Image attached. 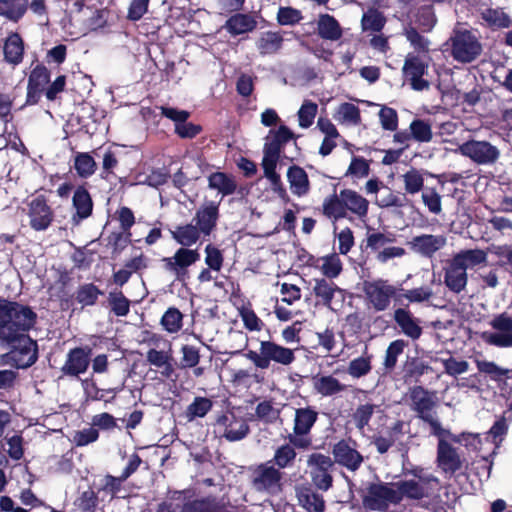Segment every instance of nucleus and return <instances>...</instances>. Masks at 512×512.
I'll return each mask as SVG.
<instances>
[{"instance_id": "1", "label": "nucleus", "mask_w": 512, "mask_h": 512, "mask_svg": "<svg viewBox=\"0 0 512 512\" xmlns=\"http://www.w3.org/2000/svg\"><path fill=\"white\" fill-rule=\"evenodd\" d=\"M293 138V132L287 126L280 125L278 129H271L264 139L261 166L264 176L270 182L271 189L280 197H285L287 193L276 168L285 144Z\"/></svg>"}, {"instance_id": "2", "label": "nucleus", "mask_w": 512, "mask_h": 512, "mask_svg": "<svg viewBox=\"0 0 512 512\" xmlns=\"http://www.w3.org/2000/svg\"><path fill=\"white\" fill-rule=\"evenodd\" d=\"M218 219V207L214 203L199 208L191 223L178 225L171 231L172 238L181 247L189 248L196 244L202 236H209L214 230Z\"/></svg>"}, {"instance_id": "3", "label": "nucleus", "mask_w": 512, "mask_h": 512, "mask_svg": "<svg viewBox=\"0 0 512 512\" xmlns=\"http://www.w3.org/2000/svg\"><path fill=\"white\" fill-rule=\"evenodd\" d=\"M36 314L15 302L0 301V340L16 341L35 323Z\"/></svg>"}, {"instance_id": "4", "label": "nucleus", "mask_w": 512, "mask_h": 512, "mask_svg": "<svg viewBox=\"0 0 512 512\" xmlns=\"http://www.w3.org/2000/svg\"><path fill=\"white\" fill-rule=\"evenodd\" d=\"M410 406L418 417L430 427V433L434 436L445 434L434 408L436 406V394L425 390L420 386L413 387L409 392Z\"/></svg>"}, {"instance_id": "5", "label": "nucleus", "mask_w": 512, "mask_h": 512, "mask_svg": "<svg viewBox=\"0 0 512 512\" xmlns=\"http://www.w3.org/2000/svg\"><path fill=\"white\" fill-rule=\"evenodd\" d=\"M245 356L260 369H267L271 362L288 366L295 360L294 350L272 341H261L259 352L249 350Z\"/></svg>"}, {"instance_id": "6", "label": "nucleus", "mask_w": 512, "mask_h": 512, "mask_svg": "<svg viewBox=\"0 0 512 512\" xmlns=\"http://www.w3.org/2000/svg\"><path fill=\"white\" fill-rule=\"evenodd\" d=\"M414 479L394 483L398 502L404 497L419 500L429 497L437 489L439 481L431 474H423L422 470H415Z\"/></svg>"}, {"instance_id": "7", "label": "nucleus", "mask_w": 512, "mask_h": 512, "mask_svg": "<svg viewBox=\"0 0 512 512\" xmlns=\"http://www.w3.org/2000/svg\"><path fill=\"white\" fill-rule=\"evenodd\" d=\"M431 57L427 53H408L403 65V75L410 82L412 89L423 91L429 88V82L423 77L427 74Z\"/></svg>"}, {"instance_id": "8", "label": "nucleus", "mask_w": 512, "mask_h": 512, "mask_svg": "<svg viewBox=\"0 0 512 512\" xmlns=\"http://www.w3.org/2000/svg\"><path fill=\"white\" fill-rule=\"evenodd\" d=\"M450 40L451 54L458 62H472L482 51L478 38L468 30L455 31Z\"/></svg>"}, {"instance_id": "9", "label": "nucleus", "mask_w": 512, "mask_h": 512, "mask_svg": "<svg viewBox=\"0 0 512 512\" xmlns=\"http://www.w3.org/2000/svg\"><path fill=\"white\" fill-rule=\"evenodd\" d=\"M147 341L149 345L153 346L147 352V361L157 368H163L161 374L170 377L174 371L171 364L173 359L171 343L158 334H152Z\"/></svg>"}, {"instance_id": "10", "label": "nucleus", "mask_w": 512, "mask_h": 512, "mask_svg": "<svg viewBox=\"0 0 512 512\" xmlns=\"http://www.w3.org/2000/svg\"><path fill=\"white\" fill-rule=\"evenodd\" d=\"M456 152L469 158L479 165H490L495 163L499 156V149L488 141L469 140L459 145Z\"/></svg>"}, {"instance_id": "11", "label": "nucleus", "mask_w": 512, "mask_h": 512, "mask_svg": "<svg viewBox=\"0 0 512 512\" xmlns=\"http://www.w3.org/2000/svg\"><path fill=\"white\" fill-rule=\"evenodd\" d=\"M493 331H485L481 334L482 340L496 347H512V317L507 313H501L490 321Z\"/></svg>"}, {"instance_id": "12", "label": "nucleus", "mask_w": 512, "mask_h": 512, "mask_svg": "<svg viewBox=\"0 0 512 512\" xmlns=\"http://www.w3.org/2000/svg\"><path fill=\"white\" fill-rule=\"evenodd\" d=\"M200 259L197 249L180 247L171 257L163 258L164 268L175 276L177 280H184L188 268Z\"/></svg>"}, {"instance_id": "13", "label": "nucleus", "mask_w": 512, "mask_h": 512, "mask_svg": "<svg viewBox=\"0 0 512 512\" xmlns=\"http://www.w3.org/2000/svg\"><path fill=\"white\" fill-rule=\"evenodd\" d=\"M392 503H398L394 484L371 485L363 498L364 506L370 510H385Z\"/></svg>"}, {"instance_id": "14", "label": "nucleus", "mask_w": 512, "mask_h": 512, "mask_svg": "<svg viewBox=\"0 0 512 512\" xmlns=\"http://www.w3.org/2000/svg\"><path fill=\"white\" fill-rule=\"evenodd\" d=\"M216 427L218 432L231 442L239 441L249 433V426L246 420L242 417H237L231 412L218 417Z\"/></svg>"}, {"instance_id": "15", "label": "nucleus", "mask_w": 512, "mask_h": 512, "mask_svg": "<svg viewBox=\"0 0 512 512\" xmlns=\"http://www.w3.org/2000/svg\"><path fill=\"white\" fill-rule=\"evenodd\" d=\"M364 291L371 305L377 311H383L388 308L396 288L387 281L378 279L365 283Z\"/></svg>"}, {"instance_id": "16", "label": "nucleus", "mask_w": 512, "mask_h": 512, "mask_svg": "<svg viewBox=\"0 0 512 512\" xmlns=\"http://www.w3.org/2000/svg\"><path fill=\"white\" fill-rule=\"evenodd\" d=\"M445 432V434L437 436L439 439L437 463L443 472L453 474L462 467V460L456 450L445 441L446 438L450 439L451 432L446 428Z\"/></svg>"}, {"instance_id": "17", "label": "nucleus", "mask_w": 512, "mask_h": 512, "mask_svg": "<svg viewBox=\"0 0 512 512\" xmlns=\"http://www.w3.org/2000/svg\"><path fill=\"white\" fill-rule=\"evenodd\" d=\"M29 225L35 231H45L54 219L51 207L42 197H37L29 203Z\"/></svg>"}, {"instance_id": "18", "label": "nucleus", "mask_w": 512, "mask_h": 512, "mask_svg": "<svg viewBox=\"0 0 512 512\" xmlns=\"http://www.w3.org/2000/svg\"><path fill=\"white\" fill-rule=\"evenodd\" d=\"M468 282L467 270L452 258L444 268V284L453 293L460 294L466 290Z\"/></svg>"}, {"instance_id": "19", "label": "nucleus", "mask_w": 512, "mask_h": 512, "mask_svg": "<svg viewBox=\"0 0 512 512\" xmlns=\"http://www.w3.org/2000/svg\"><path fill=\"white\" fill-rule=\"evenodd\" d=\"M307 264L319 270L325 279L337 278L343 270L342 261L336 253L322 257L309 256Z\"/></svg>"}, {"instance_id": "20", "label": "nucleus", "mask_w": 512, "mask_h": 512, "mask_svg": "<svg viewBox=\"0 0 512 512\" xmlns=\"http://www.w3.org/2000/svg\"><path fill=\"white\" fill-rule=\"evenodd\" d=\"M446 242L447 238L444 235L423 234L414 237L410 245L416 253L430 257L435 252L442 249L446 245Z\"/></svg>"}, {"instance_id": "21", "label": "nucleus", "mask_w": 512, "mask_h": 512, "mask_svg": "<svg viewBox=\"0 0 512 512\" xmlns=\"http://www.w3.org/2000/svg\"><path fill=\"white\" fill-rule=\"evenodd\" d=\"M335 461L351 471L357 470L363 462L361 454L349 443L338 442L333 448Z\"/></svg>"}, {"instance_id": "22", "label": "nucleus", "mask_w": 512, "mask_h": 512, "mask_svg": "<svg viewBox=\"0 0 512 512\" xmlns=\"http://www.w3.org/2000/svg\"><path fill=\"white\" fill-rule=\"evenodd\" d=\"M281 473L278 469L261 465L256 471L254 486L257 490L276 492L280 488Z\"/></svg>"}, {"instance_id": "23", "label": "nucleus", "mask_w": 512, "mask_h": 512, "mask_svg": "<svg viewBox=\"0 0 512 512\" xmlns=\"http://www.w3.org/2000/svg\"><path fill=\"white\" fill-rule=\"evenodd\" d=\"M16 341L19 342V347L12 351V359L20 367H28L34 364L37 360L36 342L26 336H21Z\"/></svg>"}, {"instance_id": "24", "label": "nucleus", "mask_w": 512, "mask_h": 512, "mask_svg": "<svg viewBox=\"0 0 512 512\" xmlns=\"http://www.w3.org/2000/svg\"><path fill=\"white\" fill-rule=\"evenodd\" d=\"M89 366V352L82 348H75L71 350L62 371L66 375L77 376L84 373Z\"/></svg>"}, {"instance_id": "25", "label": "nucleus", "mask_w": 512, "mask_h": 512, "mask_svg": "<svg viewBox=\"0 0 512 512\" xmlns=\"http://www.w3.org/2000/svg\"><path fill=\"white\" fill-rule=\"evenodd\" d=\"M287 180L292 194L297 197H304L309 193V178L305 170L300 166L293 165L288 168Z\"/></svg>"}, {"instance_id": "26", "label": "nucleus", "mask_w": 512, "mask_h": 512, "mask_svg": "<svg viewBox=\"0 0 512 512\" xmlns=\"http://www.w3.org/2000/svg\"><path fill=\"white\" fill-rule=\"evenodd\" d=\"M341 202L344 204L346 212L350 211L359 218L367 216L369 201L352 189L341 190Z\"/></svg>"}, {"instance_id": "27", "label": "nucleus", "mask_w": 512, "mask_h": 512, "mask_svg": "<svg viewBox=\"0 0 512 512\" xmlns=\"http://www.w3.org/2000/svg\"><path fill=\"white\" fill-rule=\"evenodd\" d=\"M394 319L406 336L414 340L421 336L422 328L419 324V320L413 317L409 311L402 308L397 309L394 314Z\"/></svg>"}, {"instance_id": "28", "label": "nucleus", "mask_w": 512, "mask_h": 512, "mask_svg": "<svg viewBox=\"0 0 512 512\" xmlns=\"http://www.w3.org/2000/svg\"><path fill=\"white\" fill-rule=\"evenodd\" d=\"M313 387L315 391L325 397L340 394L346 391L347 386L341 383L332 375H322L313 378Z\"/></svg>"}, {"instance_id": "29", "label": "nucleus", "mask_w": 512, "mask_h": 512, "mask_svg": "<svg viewBox=\"0 0 512 512\" xmlns=\"http://www.w3.org/2000/svg\"><path fill=\"white\" fill-rule=\"evenodd\" d=\"M73 206L76 214L72 217V221L78 224L82 219L89 217L92 213V200L86 189L78 187L73 195Z\"/></svg>"}, {"instance_id": "30", "label": "nucleus", "mask_w": 512, "mask_h": 512, "mask_svg": "<svg viewBox=\"0 0 512 512\" xmlns=\"http://www.w3.org/2000/svg\"><path fill=\"white\" fill-rule=\"evenodd\" d=\"M452 259L467 270L485 264L487 253L481 249H466L456 253Z\"/></svg>"}, {"instance_id": "31", "label": "nucleus", "mask_w": 512, "mask_h": 512, "mask_svg": "<svg viewBox=\"0 0 512 512\" xmlns=\"http://www.w3.org/2000/svg\"><path fill=\"white\" fill-rule=\"evenodd\" d=\"M314 282L313 292L315 296L320 298L326 307L332 308V300L335 294L341 293L342 290L336 284L325 278H317Z\"/></svg>"}, {"instance_id": "32", "label": "nucleus", "mask_w": 512, "mask_h": 512, "mask_svg": "<svg viewBox=\"0 0 512 512\" xmlns=\"http://www.w3.org/2000/svg\"><path fill=\"white\" fill-rule=\"evenodd\" d=\"M28 9L27 0H0V16L10 21H19Z\"/></svg>"}, {"instance_id": "33", "label": "nucleus", "mask_w": 512, "mask_h": 512, "mask_svg": "<svg viewBox=\"0 0 512 512\" xmlns=\"http://www.w3.org/2000/svg\"><path fill=\"white\" fill-rule=\"evenodd\" d=\"M317 412L311 408H300L295 411V434H308L317 420Z\"/></svg>"}, {"instance_id": "34", "label": "nucleus", "mask_w": 512, "mask_h": 512, "mask_svg": "<svg viewBox=\"0 0 512 512\" xmlns=\"http://www.w3.org/2000/svg\"><path fill=\"white\" fill-rule=\"evenodd\" d=\"M24 45L21 37L14 33L11 34L4 44V55L7 62L17 65L22 61Z\"/></svg>"}, {"instance_id": "35", "label": "nucleus", "mask_w": 512, "mask_h": 512, "mask_svg": "<svg viewBox=\"0 0 512 512\" xmlns=\"http://www.w3.org/2000/svg\"><path fill=\"white\" fill-rule=\"evenodd\" d=\"M334 119L345 125H359L361 122L360 110L352 103H342L337 107L334 113Z\"/></svg>"}, {"instance_id": "36", "label": "nucleus", "mask_w": 512, "mask_h": 512, "mask_svg": "<svg viewBox=\"0 0 512 512\" xmlns=\"http://www.w3.org/2000/svg\"><path fill=\"white\" fill-rule=\"evenodd\" d=\"M256 27L253 17L246 14H236L228 19L225 28L233 35H239L252 31Z\"/></svg>"}, {"instance_id": "37", "label": "nucleus", "mask_w": 512, "mask_h": 512, "mask_svg": "<svg viewBox=\"0 0 512 512\" xmlns=\"http://www.w3.org/2000/svg\"><path fill=\"white\" fill-rule=\"evenodd\" d=\"M318 33L322 38L333 41L338 40L342 35L339 23L328 14H323L319 17Z\"/></svg>"}, {"instance_id": "38", "label": "nucleus", "mask_w": 512, "mask_h": 512, "mask_svg": "<svg viewBox=\"0 0 512 512\" xmlns=\"http://www.w3.org/2000/svg\"><path fill=\"white\" fill-rule=\"evenodd\" d=\"M482 20L492 28H507L510 18L501 8H485L481 11Z\"/></svg>"}, {"instance_id": "39", "label": "nucleus", "mask_w": 512, "mask_h": 512, "mask_svg": "<svg viewBox=\"0 0 512 512\" xmlns=\"http://www.w3.org/2000/svg\"><path fill=\"white\" fill-rule=\"evenodd\" d=\"M213 403L206 397H195L185 411V418L191 422L196 418H202L212 409Z\"/></svg>"}, {"instance_id": "40", "label": "nucleus", "mask_w": 512, "mask_h": 512, "mask_svg": "<svg viewBox=\"0 0 512 512\" xmlns=\"http://www.w3.org/2000/svg\"><path fill=\"white\" fill-rule=\"evenodd\" d=\"M371 360L372 356L367 353L351 360L347 367V373L352 378H361L368 375L372 369Z\"/></svg>"}, {"instance_id": "41", "label": "nucleus", "mask_w": 512, "mask_h": 512, "mask_svg": "<svg viewBox=\"0 0 512 512\" xmlns=\"http://www.w3.org/2000/svg\"><path fill=\"white\" fill-rule=\"evenodd\" d=\"M317 113V103L308 99L304 100L297 112L299 126L303 129L311 127L314 123Z\"/></svg>"}, {"instance_id": "42", "label": "nucleus", "mask_w": 512, "mask_h": 512, "mask_svg": "<svg viewBox=\"0 0 512 512\" xmlns=\"http://www.w3.org/2000/svg\"><path fill=\"white\" fill-rule=\"evenodd\" d=\"M323 213L335 220L346 216V209L341 202V192L327 197L323 202Z\"/></svg>"}, {"instance_id": "43", "label": "nucleus", "mask_w": 512, "mask_h": 512, "mask_svg": "<svg viewBox=\"0 0 512 512\" xmlns=\"http://www.w3.org/2000/svg\"><path fill=\"white\" fill-rule=\"evenodd\" d=\"M209 187L218 190L223 195L232 194L236 189V183L233 178L224 173H213L209 177Z\"/></svg>"}, {"instance_id": "44", "label": "nucleus", "mask_w": 512, "mask_h": 512, "mask_svg": "<svg viewBox=\"0 0 512 512\" xmlns=\"http://www.w3.org/2000/svg\"><path fill=\"white\" fill-rule=\"evenodd\" d=\"M282 44V37L275 32H265L257 41V48L261 54H270L278 51Z\"/></svg>"}, {"instance_id": "45", "label": "nucleus", "mask_w": 512, "mask_h": 512, "mask_svg": "<svg viewBox=\"0 0 512 512\" xmlns=\"http://www.w3.org/2000/svg\"><path fill=\"white\" fill-rule=\"evenodd\" d=\"M182 313L174 307L169 308L161 318V325L168 333H177L183 325Z\"/></svg>"}, {"instance_id": "46", "label": "nucleus", "mask_w": 512, "mask_h": 512, "mask_svg": "<svg viewBox=\"0 0 512 512\" xmlns=\"http://www.w3.org/2000/svg\"><path fill=\"white\" fill-rule=\"evenodd\" d=\"M385 17L376 9H369L362 16L361 25L364 31L379 32L385 25Z\"/></svg>"}, {"instance_id": "47", "label": "nucleus", "mask_w": 512, "mask_h": 512, "mask_svg": "<svg viewBox=\"0 0 512 512\" xmlns=\"http://www.w3.org/2000/svg\"><path fill=\"white\" fill-rule=\"evenodd\" d=\"M411 137L418 142H430L433 137L431 125L424 120L416 119L410 124Z\"/></svg>"}, {"instance_id": "48", "label": "nucleus", "mask_w": 512, "mask_h": 512, "mask_svg": "<svg viewBox=\"0 0 512 512\" xmlns=\"http://www.w3.org/2000/svg\"><path fill=\"white\" fill-rule=\"evenodd\" d=\"M74 168L81 177H89L96 170V162L89 153H78L75 156Z\"/></svg>"}, {"instance_id": "49", "label": "nucleus", "mask_w": 512, "mask_h": 512, "mask_svg": "<svg viewBox=\"0 0 512 512\" xmlns=\"http://www.w3.org/2000/svg\"><path fill=\"white\" fill-rule=\"evenodd\" d=\"M405 191L408 194H416L422 190L424 178L422 173L416 169H410L402 175Z\"/></svg>"}, {"instance_id": "50", "label": "nucleus", "mask_w": 512, "mask_h": 512, "mask_svg": "<svg viewBox=\"0 0 512 512\" xmlns=\"http://www.w3.org/2000/svg\"><path fill=\"white\" fill-rule=\"evenodd\" d=\"M380 408L377 405L366 403L357 407L353 419L355 421L356 426L359 429H363L366 425H368L372 415L375 412H380Z\"/></svg>"}, {"instance_id": "51", "label": "nucleus", "mask_w": 512, "mask_h": 512, "mask_svg": "<svg viewBox=\"0 0 512 512\" xmlns=\"http://www.w3.org/2000/svg\"><path fill=\"white\" fill-rule=\"evenodd\" d=\"M256 417L257 419L265 422V423H273L275 422L280 415L279 409L274 407L272 402L270 401H262L256 406Z\"/></svg>"}, {"instance_id": "52", "label": "nucleus", "mask_w": 512, "mask_h": 512, "mask_svg": "<svg viewBox=\"0 0 512 512\" xmlns=\"http://www.w3.org/2000/svg\"><path fill=\"white\" fill-rule=\"evenodd\" d=\"M108 301L112 311L117 316H126L128 314L130 303L121 292H110Z\"/></svg>"}, {"instance_id": "53", "label": "nucleus", "mask_w": 512, "mask_h": 512, "mask_svg": "<svg viewBox=\"0 0 512 512\" xmlns=\"http://www.w3.org/2000/svg\"><path fill=\"white\" fill-rule=\"evenodd\" d=\"M406 343L404 340L398 339L390 343L386 350L384 365L387 369H392L397 363V358L403 353Z\"/></svg>"}, {"instance_id": "54", "label": "nucleus", "mask_w": 512, "mask_h": 512, "mask_svg": "<svg viewBox=\"0 0 512 512\" xmlns=\"http://www.w3.org/2000/svg\"><path fill=\"white\" fill-rule=\"evenodd\" d=\"M299 501L309 511L323 512L325 508V502L322 496L312 493L305 492L299 495Z\"/></svg>"}, {"instance_id": "55", "label": "nucleus", "mask_w": 512, "mask_h": 512, "mask_svg": "<svg viewBox=\"0 0 512 512\" xmlns=\"http://www.w3.org/2000/svg\"><path fill=\"white\" fill-rule=\"evenodd\" d=\"M476 366L481 373L490 375L492 379L498 380L508 374V370L498 366L496 363L486 360H475Z\"/></svg>"}, {"instance_id": "56", "label": "nucleus", "mask_w": 512, "mask_h": 512, "mask_svg": "<svg viewBox=\"0 0 512 512\" xmlns=\"http://www.w3.org/2000/svg\"><path fill=\"white\" fill-rule=\"evenodd\" d=\"M296 457L294 448L289 445H282L279 447L274 455V461L279 468H286L292 464Z\"/></svg>"}, {"instance_id": "57", "label": "nucleus", "mask_w": 512, "mask_h": 512, "mask_svg": "<svg viewBox=\"0 0 512 512\" xmlns=\"http://www.w3.org/2000/svg\"><path fill=\"white\" fill-rule=\"evenodd\" d=\"M422 201L429 212L438 215L442 211L441 196L434 189L429 188L422 192Z\"/></svg>"}, {"instance_id": "58", "label": "nucleus", "mask_w": 512, "mask_h": 512, "mask_svg": "<svg viewBox=\"0 0 512 512\" xmlns=\"http://www.w3.org/2000/svg\"><path fill=\"white\" fill-rule=\"evenodd\" d=\"M441 362L444 366L445 373L453 377L464 374L469 369V363L467 361L458 360L454 357L442 359Z\"/></svg>"}, {"instance_id": "59", "label": "nucleus", "mask_w": 512, "mask_h": 512, "mask_svg": "<svg viewBox=\"0 0 512 512\" xmlns=\"http://www.w3.org/2000/svg\"><path fill=\"white\" fill-rule=\"evenodd\" d=\"M405 35L411 46L417 51L416 54H429V41L420 35L414 28L407 29Z\"/></svg>"}, {"instance_id": "60", "label": "nucleus", "mask_w": 512, "mask_h": 512, "mask_svg": "<svg viewBox=\"0 0 512 512\" xmlns=\"http://www.w3.org/2000/svg\"><path fill=\"white\" fill-rule=\"evenodd\" d=\"M379 119L385 130L395 131L398 127V115L393 108L383 106L379 111Z\"/></svg>"}, {"instance_id": "61", "label": "nucleus", "mask_w": 512, "mask_h": 512, "mask_svg": "<svg viewBox=\"0 0 512 512\" xmlns=\"http://www.w3.org/2000/svg\"><path fill=\"white\" fill-rule=\"evenodd\" d=\"M205 263L213 271H220L223 265V255L221 251L209 244L205 247Z\"/></svg>"}, {"instance_id": "62", "label": "nucleus", "mask_w": 512, "mask_h": 512, "mask_svg": "<svg viewBox=\"0 0 512 512\" xmlns=\"http://www.w3.org/2000/svg\"><path fill=\"white\" fill-rule=\"evenodd\" d=\"M318 345L326 352L331 353L336 348V335L333 329L325 328L323 331L316 332Z\"/></svg>"}, {"instance_id": "63", "label": "nucleus", "mask_w": 512, "mask_h": 512, "mask_svg": "<svg viewBox=\"0 0 512 512\" xmlns=\"http://www.w3.org/2000/svg\"><path fill=\"white\" fill-rule=\"evenodd\" d=\"M100 294L101 292L96 286L86 284L78 290L77 300L83 305H93Z\"/></svg>"}, {"instance_id": "64", "label": "nucleus", "mask_w": 512, "mask_h": 512, "mask_svg": "<svg viewBox=\"0 0 512 512\" xmlns=\"http://www.w3.org/2000/svg\"><path fill=\"white\" fill-rule=\"evenodd\" d=\"M49 81V71L46 67L37 65L31 72L28 84L40 89H44Z\"/></svg>"}]
</instances>
